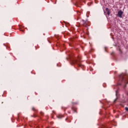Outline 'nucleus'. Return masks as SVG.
<instances>
[{
    "instance_id": "nucleus-1",
    "label": "nucleus",
    "mask_w": 128,
    "mask_h": 128,
    "mask_svg": "<svg viewBox=\"0 0 128 128\" xmlns=\"http://www.w3.org/2000/svg\"><path fill=\"white\" fill-rule=\"evenodd\" d=\"M119 83L120 86H123L124 88L126 86V84H128V75L124 74H121L119 76Z\"/></svg>"
},
{
    "instance_id": "nucleus-2",
    "label": "nucleus",
    "mask_w": 128,
    "mask_h": 128,
    "mask_svg": "<svg viewBox=\"0 0 128 128\" xmlns=\"http://www.w3.org/2000/svg\"><path fill=\"white\" fill-rule=\"evenodd\" d=\"M69 59L70 60V62H72V64H78V60L72 58V56H69Z\"/></svg>"
},
{
    "instance_id": "nucleus-3",
    "label": "nucleus",
    "mask_w": 128,
    "mask_h": 128,
    "mask_svg": "<svg viewBox=\"0 0 128 128\" xmlns=\"http://www.w3.org/2000/svg\"><path fill=\"white\" fill-rule=\"evenodd\" d=\"M82 26H88V20L85 21L84 20H82Z\"/></svg>"
},
{
    "instance_id": "nucleus-4",
    "label": "nucleus",
    "mask_w": 128,
    "mask_h": 128,
    "mask_svg": "<svg viewBox=\"0 0 128 128\" xmlns=\"http://www.w3.org/2000/svg\"><path fill=\"white\" fill-rule=\"evenodd\" d=\"M124 14V12L122 11V10H120L119 12L118 13V16L119 18H122V14Z\"/></svg>"
},
{
    "instance_id": "nucleus-5",
    "label": "nucleus",
    "mask_w": 128,
    "mask_h": 128,
    "mask_svg": "<svg viewBox=\"0 0 128 128\" xmlns=\"http://www.w3.org/2000/svg\"><path fill=\"white\" fill-rule=\"evenodd\" d=\"M106 12H107V14L108 16H110V10H108V8H106Z\"/></svg>"
},
{
    "instance_id": "nucleus-6",
    "label": "nucleus",
    "mask_w": 128,
    "mask_h": 128,
    "mask_svg": "<svg viewBox=\"0 0 128 128\" xmlns=\"http://www.w3.org/2000/svg\"><path fill=\"white\" fill-rule=\"evenodd\" d=\"M58 118H62L64 117V116L60 114L58 115V116H57Z\"/></svg>"
},
{
    "instance_id": "nucleus-7",
    "label": "nucleus",
    "mask_w": 128,
    "mask_h": 128,
    "mask_svg": "<svg viewBox=\"0 0 128 128\" xmlns=\"http://www.w3.org/2000/svg\"><path fill=\"white\" fill-rule=\"evenodd\" d=\"M22 28H24V26H20V32H24V30Z\"/></svg>"
},
{
    "instance_id": "nucleus-8",
    "label": "nucleus",
    "mask_w": 128,
    "mask_h": 128,
    "mask_svg": "<svg viewBox=\"0 0 128 128\" xmlns=\"http://www.w3.org/2000/svg\"><path fill=\"white\" fill-rule=\"evenodd\" d=\"M32 110H34V112H38V110H36L34 107L32 108Z\"/></svg>"
},
{
    "instance_id": "nucleus-9",
    "label": "nucleus",
    "mask_w": 128,
    "mask_h": 128,
    "mask_svg": "<svg viewBox=\"0 0 128 128\" xmlns=\"http://www.w3.org/2000/svg\"><path fill=\"white\" fill-rule=\"evenodd\" d=\"M118 52H120V54H122V50L120 48L118 49Z\"/></svg>"
},
{
    "instance_id": "nucleus-10",
    "label": "nucleus",
    "mask_w": 128,
    "mask_h": 128,
    "mask_svg": "<svg viewBox=\"0 0 128 128\" xmlns=\"http://www.w3.org/2000/svg\"><path fill=\"white\" fill-rule=\"evenodd\" d=\"M125 110H126V112H128V107H126Z\"/></svg>"
},
{
    "instance_id": "nucleus-11",
    "label": "nucleus",
    "mask_w": 128,
    "mask_h": 128,
    "mask_svg": "<svg viewBox=\"0 0 128 128\" xmlns=\"http://www.w3.org/2000/svg\"><path fill=\"white\" fill-rule=\"evenodd\" d=\"M40 114H42H42H44V112H40Z\"/></svg>"
},
{
    "instance_id": "nucleus-12",
    "label": "nucleus",
    "mask_w": 128,
    "mask_h": 128,
    "mask_svg": "<svg viewBox=\"0 0 128 128\" xmlns=\"http://www.w3.org/2000/svg\"><path fill=\"white\" fill-rule=\"evenodd\" d=\"M34 116V118H36V116L35 114H34V116Z\"/></svg>"
},
{
    "instance_id": "nucleus-13",
    "label": "nucleus",
    "mask_w": 128,
    "mask_h": 128,
    "mask_svg": "<svg viewBox=\"0 0 128 128\" xmlns=\"http://www.w3.org/2000/svg\"><path fill=\"white\" fill-rule=\"evenodd\" d=\"M116 99L114 100V102H116Z\"/></svg>"
},
{
    "instance_id": "nucleus-14",
    "label": "nucleus",
    "mask_w": 128,
    "mask_h": 128,
    "mask_svg": "<svg viewBox=\"0 0 128 128\" xmlns=\"http://www.w3.org/2000/svg\"><path fill=\"white\" fill-rule=\"evenodd\" d=\"M72 42L74 40V39H71Z\"/></svg>"
},
{
    "instance_id": "nucleus-15",
    "label": "nucleus",
    "mask_w": 128,
    "mask_h": 128,
    "mask_svg": "<svg viewBox=\"0 0 128 128\" xmlns=\"http://www.w3.org/2000/svg\"><path fill=\"white\" fill-rule=\"evenodd\" d=\"M7 48H10V46H8Z\"/></svg>"
},
{
    "instance_id": "nucleus-16",
    "label": "nucleus",
    "mask_w": 128,
    "mask_h": 128,
    "mask_svg": "<svg viewBox=\"0 0 128 128\" xmlns=\"http://www.w3.org/2000/svg\"><path fill=\"white\" fill-rule=\"evenodd\" d=\"M74 104H76V103H74Z\"/></svg>"
},
{
    "instance_id": "nucleus-17",
    "label": "nucleus",
    "mask_w": 128,
    "mask_h": 128,
    "mask_svg": "<svg viewBox=\"0 0 128 128\" xmlns=\"http://www.w3.org/2000/svg\"><path fill=\"white\" fill-rule=\"evenodd\" d=\"M66 60H68V58H66Z\"/></svg>"
}]
</instances>
